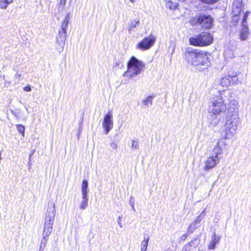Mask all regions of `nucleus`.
I'll return each instance as SVG.
<instances>
[{
  "mask_svg": "<svg viewBox=\"0 0 251 251\" xmlns=\"http://www.w3.org/2000/svg\"><path fill=\"white\" fill-rule=\"evenodd\" d=\"M208 55L206 51L188 47L184 51L183 58L187 63L202 71L211 65Z\"/></svg>",
  "mask_w": 251,
  "mask_h": 251,
  "instance_id": "1",
  "label": "nucleus"
},
{
  "mask_svg": "<svg viewBox=\"0 0 251 251\" xmlns=\"http://www.w3.org/2000/svg\"><path fill=\"white\" fill-rule=\"evenodd\" d=\"M240 123L239 116L226 115L224 130L222 136L224 139H230L236 134Z\"/></svg>",
  "mask_w": 251,
  "mask_h": 251,
  "instance_id": "2",
  "label": "nucleus"
},
{
  "mask_svg": "<svg viewBox=\"0 0 251 251\" xmlns=\"http://www.w3.org/2000/svg\"><path fill=\"white\" fill-rule=\"evenodd\" d=\"M145 63L132 56L127 63V69L124 75L128 77H132L140 74L145 68Z\"/></svg>",
  "mask_w": 251,
  "mask_h": 251,
  "instance_id": "3",
  "label": "nucleus"
},
{
  "mask_svg": "<svg viewBox=\"0 0 251 251\" xmlns=\"http://www.w3.org/2000/svg\"><path fill=\"white\" fill-rule=\"evenodd\" d=\"M226 110V104L221 96L213 98L208 105V113L212 116H217Z\"/></svg>",
  "mask_w": 251,
  "mask_h": 251,
  "instance_id": "4",
  "label": "nucleus"
},
{
  "mask_svg": "<svg viewBox=\"0 0 251 251\" xmlns=\"http://www.w3.org/2000/svg\"><path fill=\"white\" fill-rule=\"evenodd\" d=\"M213 40V36L210 33L202 32L199 35L190 37L189 41L191 45L203 47L210 45L212 43Z\"/></svg>",
  "mask_w": 251,
  "mask_h": 251,
  "instance_id": "5",
  "label": "nucleus"
},
{
  "mask_svg": "<svg viewBox=\"0 0 251 251\" xmlns=\"http://www.w3.org/2000/svg\"><path fill=\"white\" fill-rule=\"evenodd\" d=\"M55 215V203L54 202H49L44 219V225L53 226Z\"/></svg>",
  "mask_w": 251,
  "mask_h": 251,
  "instance_id": "6",
  "label": "nucleus"
},
{
  "mask_svg": "<svg viewBox=\"0 0 251 251\" xmlns=\"http://www.w3.org/2000/svg\"><path fill=\"white\" fill-rule=\"evenodd\" d=\"M70 19V14L67 13L61 24V29L59 31L57 43L59 45L64 44L67 37V26Z\"/></svg>",
  "mask_w": 251,
  "mask_h": 251,
  "instance_id": "7",
  "label": "nucleus"
},
{
  "mask_svg": "<svg viewBox=\"0 0 251 251\" xmlns=\"http://www.w3.org/2000/svg\"><path fill=\"white\" fill-rule=\"evenodd\" d=\"M238 75L239 73L238 72H231L221 78L220 85L224 88H227L231 85L237 84L238 83Z\"/></svg>",
  "mask_w": 251,
  "mask_h": 251,
  "instance_id": "8",
  "label": "nucleus"
},
{
  "mask_svg": "<svg viewBox=\"0 0 251 251\" xmlns=\"http://www.w3.org/2000/svg\"><path fill=\"white\" fill-rule=\"evenodd\" d=\"M156 40V36L150 34L148 37H145L142 41L138 43L136 45V48L142 50H149L153 46Z\"/></svg>",
  "mask_w": 251,
  "mask_h": 251,
  "instance_id": "9",
  "label": "nucleus"
},
{
  "mask_svg": "<svg viewBox=\"0 0 251 251\" xmlns=\"http://www.w3.org/2000/svg\"><path fill=\"white\" fill-rule=\"evenodd\" d=\"M113 118L111 111H108L104 116L102 125L105 134H108L113 127Z\"/></svg>",
  "mask_w": 251,
  "mask_h": 251,
  "instance_id": "10",
  "label": "nucleus"
},
{
  "mask_svg": "<svg viewBox=\"0 0 251 251\" xmlns=\"http://www.w3.org/2000/svg\"><path fill=\"white\" fill-rule=\"evenodd\" d=\"M239 116V102L237 100L231 99L229 100L227 108V115Z\"/></svg>",
  "mask_w": 251,
  "mask_h": 251,
  "instance_id": "11",
  "label": "nucleus"
},
{
  "mask_svg": "<svg viewBox=\"0 0 251 251\" xmlns=\"http://www.w3.org/2000/svg\"><path fill=\"white\" fill-rule=\"evenodd\" d=\"M199 23L204 28L211 27L213 23V19L210 15H200L198 17Z\"/></svg>",
  "mask_w": 251,
  "mask_h": 251,
  "instance_id": "12",
  "label": "nucleus"
},
{
  "mask_svg": "<svg viewBox=\"0 0 251 251\" xmlns=\"http://www.w3.org/2000/svg\"><path fill=\"white\" fill-rule=\"evenodd\" d=\"M220 162V158L210 155L205 161L204 169L205 171L214 168Z\"/></svg>",
  "mask_w": 251,
  "mask_h": 251,
  "instance_id": "13",
  "label": "nucleus"
},
{
  "mask_svg": "<svg viewBox=\"0 0 251 251\" xmlns=\"http://www.w3.org/2000/svg\"><path fill=\"white\" fill-rule=\"evenodd\" d=\"M243 8L242 0H235L232 5V14L234 18L239 15Z\"/></svg>",
  "mask_w": 251,
  "mask_h": 251,
  "instance_id": "14",
  "label": "nucleus"
},
{
  "mask_svg": "<svg viewBox=\"0 0 251 251\" xmlns=\"http://www.w3.org/2000/svg\"><path fill=\"white\" fill-rule=\"evenodd\" d=\"M221 236L216 235L215 233H214L212 237L207 245V249L208 250H215L216 249V245L218 244L221 240Z\"/></svg>",
  "mask_w": 251,
  "mask_h": 251,
  "instance_id": "15",
  "label": "nucleus"
},
{
  "mask_svg": "<svg viewBox=\"0 0 251 251\" xmlns=\"http://www.w3.org/2000/svg\"><path fill=\"white\" fill-rule=\"evenodd\" d=\"M221 139L217 140L216 144L212 150V154L211 155L219 157L218 155L221 153L223 151L221 147Z\"/></svg>",
  "mask_w": 251,
  "mask_h": 251,
  "instance_id": "16",
  "label": "nucleus"
},
{
  "mask_svg": "<svg viewBox=\"0 0 251 251\" xmlns=\"http://www.w3.org/2000/svg\"><path fill=\"white\" fill-rule=\"evenodd\" d=\"M250 34L248 26H241L239 31V38L241 40L244 41L248 39Z\"/></svg>",
  "mask_w": 251,
  "mask_h": 251,
  "instance_id": "17",
  "label": "nucleus"
},
{
  "mask_svg": "<svg viewBox=\"0 0 251 251\" xmlns=\"http://www.w3.org/2000/svg\"><path fill=\"white\" fill-rule=\"evenodd\" d=\"M179 3V0H167L166 7L170 9H176Z\"/></svg>",
  "mask_w": 251,
  "mask_h": 251,
  "instance_id": "18",
  "label": "nucleus"
},
{
  "mask_svg": "<svg viewBox=\"0 0 251 251\" xmlns=\"http://www.w3.org/2000/svg\"><path fill=\"white\" fill-rule=\"evenodd\" d=\"M52 227L51 226L44 225V230L43 232V238L44 239H48L49 236L51 234L52 231Z\"/></svg>",
  "mask_w": 251,
  "mask_h": 251,
  "instance_id": "19",
  "label": "nucleus"
},
{
  "mask_svg": "<svg viewBox=\"0 0 251 251\" xmlns=\"http://www.w3.org/2000/svg\"><path fill=\"white\" fill-rule=\"evenodd\" d=\"M88 200V195H82V200L79 205V207L81 209L84 210L87 207Z\"/></svg>",
  "mask_w": 251,
  "mask_h": 251,
  "instance_id": "20",
  "label": "nucleus"
},
{
  "mask_svg": "<svg viewBox=\"0 0 251 251\" xmlns=\"http://www.w3.org/2000/svg\"><path fill=\"white\" fill-rule=\"evenodd\" d=\"M82 195H88V183L86 180H84L81 184Z\"/></svg>",
  "mask_w": 251,
  "mask_h": 251,
  "instance_id": "21",
  "label": "nucleus"
},
{
  "mask_svg": "<svg viewBox=\"0 0 251 251\" xmlns=\"http://www.w3.org/2000/svg\"><path fill=\"white\" fill-rule=\"evenodd\" d=\"M149 241V237H144V240L141 243V251H147Z\"/></svg>",
  "mask_w": 251,
  "mask_h": 251,
  "instance_id": "22",
  "label": "nucleus"
},
{
  "mask_svg": "<svg viewBox=\"0 0 251 251\" xmlns=\"http://www.w3.org/2000/svg\"><path fill=\"white\" fill-rule=\"evenodd\" d=\"M153 96H149L144 99L143 103L147 107H150L152 105Z\"/></svg>",
  "mask_w": 251,
  "mask_h": 251,
  "instance_id": "23",
  "label": "nucleus"
},
{
  "mask_svg": "<svg viewBox=\"0 0 251 251\" xmlns=\"http://www.w3.org/2000/svg\"><path fill=\"white\" fill-rule=\"evenodd\" d=\"M250 14V12L249 11H247L244 13L242 19L241 26H248L247 20Z\"/></svg>",
  "mask_w": 251,
  "mask_h": 251,
  "instance_id": "24",
  "label": "nucleus"
},
{
  "mask_svg": "<svg viewBox=\"0 0 251 251\" xmlns=\"http://www.w3.org/2000/svg\"><path fill=\"white\" fill-rule=\"evenodd\" d=\"M139 20H134L131 21L128 26V32H130V31L132 30L133 28H135L137 25L139 24Z\"/></svg>",
  "mask_w": 251,
  "mask_h": 251,
  "instance_id": "25",
  "label": "nucleus"
},
{
  "mask_svg": "<svg viewBox=\"0 0 251 251\" xmlns=\"http://www.w3.org/2000/svg\"><path fill=\"white\" fill-rule=\"evenodd\" d=\"M205 215V209H204L201 213L195 218L192 223L196 226L197 224L200 223L202 219L204 217Z\"/></svg>",
  "mask_w": 251,
  "mask_h": 251,
  "instance_id": "26",
  "label": "nucleus"
},
{
  "mask_svg": "<svg viewBox=\"0 0 251 251\" xmlns=\"http://www.w3.org/2000/svg\"><path fill=\"white\" fill-rule=\"evenodd\" d=\"M13 0H0V7L1 9H5L8 5L13 2Z\"/></svg>",
  "mask_w": 251,
  "mask_h": 251,
  "instance_id": "27",
  "label": "nucleus"
},
{
  "mask_svg": "<svg viewBox=\"0 0 251 251\" xmlns=\"http://www.w3.org/2000/svg\"><path fill=\"white\" fill-rule=\"evenodd\" d=\"M48 240V239H44V238H42L39 251H44L46 247V244Z\"/></svg>",
  "mask_w": 251,
  "mask_h": 251,
  "instance_id": "28",
  "label": "nucleus"
},
{
  "mask_svg": "<svg viewBox=\"0 0 251 251\" xmlns=\"http://www.w3.org/2000/svg\"><path fill=\"white\" fill-rule=\"evenodd\" d=\"M16 128L19 132L21 133L23 136H25V126L22 125L18 124L16 125Z\"/></svg>",
  "mask_w": 251,
  "mask_h": 251,
  "instance_id": "29",
  "label": "nucleus"
},
{
  "mask_svg": "<svg viewBox=\"0 0 251 251\" xmlns=\"http://www.w3.org/2000/svg\"><path fill=\"white\" fill-rule=\"evenodd\" d=\"M66 0H60L58 4V9L59 11H62L64 9L66 5Z\"/></svg>",
  "mask_w": 251,
  "mask_h": 251,
  "instance_id": "30",
  "label": "nucleus"
},
{
  "mask_svg": "<svg viewBox=\"0 0 251 251\" xmlns=\"http://www.w3.org/2000/svg\"><path fill=\"white\" fill-rule=\"evenodd\" d=\"M139 142L137 140H133L131 141V149L133 150H137L139 149Z\"/></svg>",
  "mask_w": 251,
  "mask_h": 251,
  "instance_id": "31",
  "label": "nucleus"
},
{
  "mask_svg": "<svg viewBox=\"0 0 251 251\" xmlns=\"http://www.w3.org/2000/svg\"><path fill=\"white\" fill-rule=\"evenodd\" d=\"M197 228V226L193 223H191L188 229V232L191 233Z\"/></svg>",
  "mask_w": 251,
  "mask_h": 251,
  "instance_id": "32",
  "label": "nucleus"
},
{
  "mask_svg": "<svg viewBox=\"0 0 251 251\" xmlns=\"http://www.w3.org/2000/svg\"><path fill=\"white\" fill-rule=\"evenodd\" d=\"M110 148L113 150H116L118 148V145H117V143H116L115 142L111 143L110 144Z\"/></svg>",
  "mask_w": 251,
  "mask_h": 251,
  "instance_id": "33",
  "label": "nucleus"
},
{
  "mask_svg": "<svg viewBox=\"0 0 251 251\" xmlns=\"http://www.w3.org/2000/svg\"><path fill=\"white\" fill-rule=\"evenodd\" d=\"M122 216H119L117 219L118 224L121 228H122L123 227V226L122 224Z\"/></svg>",
  "mask_w": 251,
  "mask_h": 251,
  "instance_id": "34",
  "label": "nucleus"
},
{
  "mask_svg": "<svg viewBox=\"0 0 251 251\" xmlns=\"http://www.w3.org/2000/svg\"><path fill=\"white\" fill-rule=\"evenodd\" d=\"M23 90L25 92H30L31 90V86L29 85H27L23 88Z\"/></svg>",
  "mask_w": 251,
  "mask_h": 251,
  "instance_id": "35",
  "label": "nucleus"
},
{
  "mask_svg": "<svg viewBox=\"0 0 251 251\" xmlns=\"http://www.w3.org/2000/svg\"><path fill=\"white\" fill-rule=\"evenodd\" d=\"M10 83H11L10 81L5 80V82H4V86L6 87H8V86L10 84Z\"/></svg>",
  "mask_w": 251,
  "mask_h": 251,
  "instance_id": "36",
  "label": "nucleus"
},
{
  "mask_svg": "<svg viewBox=\"0 0 251 251\" xmlns=\"http://www.w3.org/2000/svg\"><path fill=\"white\" fill-rule=\"evenodd\" d=\"M131 3H134L135 2V0H129Z\"/></svg>",
  "mask_w": 251,
  "mask_h": 251,
  "instance_id": "37",
  "label": "nucleus"
},
{
  "mask_svg": "<svg viewBox=\"0 0 251 251\" xmlns=\"http://www.w3.org/2000/svg\"><path fill=\"white\" fill-rule=\"evenodd\" d=\"M20 77V74H16V75H15V77Z\"/></svg>",
  "mask_w": 251,
  "mask_h": 251,
  "instance_id": "38",
  "label": "nucleus"
},
{
  "mask_svg": "<svg viewBox=\"0 0 251 251\" xmlns=\"http://www.w3.org/2000/svg\"><path fill=\"white\" fill-rule=\"evenodd\" d=\"M234 20H235V21H236L235 23H237V21H238V20H237H237H236V19H234Z\"/></svg>",
  "mask_w": 251,
  "mask_h": 251,
  "instance_id": "39",
  "label": "nucleus"
}]
</instances>
